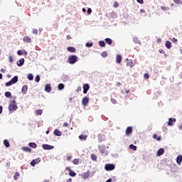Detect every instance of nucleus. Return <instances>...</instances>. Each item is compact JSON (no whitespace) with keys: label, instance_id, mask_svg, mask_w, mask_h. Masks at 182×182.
Returning a JSON list of instances; mask_svg holds the SVG:
<instances>
[{"label":"nucleus","instance_id":"5701e85b","mask_svg":"<svg viewBox=\"0 0 182 182\" xmlns=\"http://www.w3.org/2000/svg\"><path fill=\"white\" fill-rule=\"evenodd\" d=\"M65 89V85L63 83H60L58 85V90H63Z\"/></svg>","mask_w":182,"mask_h":182},{"label":"nucleus","instance_id":"37998d69","mask_svg":"<svg viewBox=\"0 0 182 182\" xmlns=\"http://www.w3.org/2000/svg\"><path fill=\"white\" fill-rule=\"evenodd\" d=\"M69 80V77H68V75L63 76V80H64L65 82H67V80Z\"/></svg>","mask_w":182,"mask_h":182},{"label":"nucleus","instance_id":"e433bc0d","mask_svg":"<svg viewBox=\"0 0 182 182\" xmlns=\"http://www.w3.org/2000/svg\"><path fill=\"white\" fill-rule=\"evenodd\" d=\"M43 113L42 109H37L36 110V114H38V116H41Z\"/></svg>","mask_w":182,"mask_h":182},{"label":"nucleus","instance_id":"3c124183","mask_svg":"<svg viewBox=\"0 0 182 182\" xmlns=\"http://www.w3.org/2000/svg\"><path fill=\"white\" fill-rule=\"evenodd\" d=\"M111 102H112V103H113L114 105H116V100L112 98V99H111Z\"/></svg>","mask_w":182,"mask_h":182},{"label":"nucleus","instance_id":"dca6fc26","mask_svg":"<svg viewBox=\"0 0 182 182\" xmlns=\"http://www.w3.org/2000/svg\"><path fill=\"white\" fill-rule=\"evenodd\" d=\"M133 42L136 45H141V42L139 40V38H137V37L133 38Z\"/></svg>","mask_w":182,"mask_h":182},{"label":"nucleus","instance_id":"6e6552de","mask_svg":"<svg viewBox=\"0 0 182 182\" xmlns=\"http://www.w3.org/2000/svg\"><path fill=\"white\" fill-rule=\"evenodd\" d=\"M41 162V159L39 158L36 159H33L31 162V166H32L33 167H35V166H36V164H38V163Z\"/></svg>","mask_w":182,"mask_h":182},{"label":"nucleus","instance_id":"4d7b16f0","mask_svg":"<svg viewBox=\"0 0 182 182\" xmlns=\"http://www.w3.org/2000/svg\"><path fill=\"white\" fill-rule=\"evenodd\" d=\"M175 4H180V0H173Z\"/></svg>","mask_w":182,"mask_h":182},{"label":"nucleus","instance_id":"ea45409f","mask_svg":"<svg viewBox=\"0 0 182 182\" xmlns=\"http://www.w3.org/2000/svg\"><path fill=\"white\" fill-rule=\"evenodd\" d=\"M161 9H162V11H170V8L164 6H161Z\"/></svg>","mask_w":182,"mask_h":182},{"label":"nucleus","instance_id":"2eb2a0df","mask_svg":"<svg viewBox=\"0 0 182 182\" xmlns=\"http://www.w3.org/2000/svg\"><path fill=\"white\" fill-rule=\"evenodd\" d=\"M67 50L68 52H70L71 53H75V52H76V48H75V47H68L67 48Z\"/></svg>","mask_w":182,"mask_h":182},{"label":"nucleus","instance_id":"412c9836","mask_svg":"<svg viewBox=\"0 0 182 182\" xmlns=\"http://www.w3.org/2000/svg\"><path fill=\"white\" fill-rule=\"evenodd\" d=\"M53 134L58 136H62V132L60 131H59V129H55L53 132Z\"/></svg>","mask_w":182,"mask_h":182},{"label":"nucleus","instance_id":"c85d7f7f","mask_svg":"<svg viewBox=\"0 0 182 182\" xmlns=\"http://www.w3.org/2000/svg\"><path fill=\"white\" fill-rule=\"evenodd\" d=\"M28 146H29L30 147H32V149H36V147H38V145H36V144H35V142H31V143L28 144Z\"/></svg>","mask_w":182,"mask_h":182},{"label":"nucleus","instance_id":"f704fd0d","mask_svg":"<svg viewBox=\"0 0 182 182\" xmlns=\"http://www.w3.org/2000/svg\"><path fill=\"white\" fill-rule=\"evenodd\" d=\"M35 82H36V83H39V82H41V76L36 75V78H35Z\"/></svg>","mask_w":182,"mask_h":182},{"label":"nucleus","instance_id":"9b49d317","mask_svg":"<svg viewBox=\"0 0 182 182\" xmlns=\"http://www.w3.org/2000/svg\"><path fill=\"white\" fill-rule=\"evenodd\" d=\"M90 174L89 173V171L85 172L81 175L82 178L84 180H86V178H89Z\"/></svg>","mask_w":182,"mask_h":182},{"label":"nucleus","instance_id":"f8f14e48","mask_svg":"<svg viewBox=\"0 0 182 182\" xmlns=\"http://www.w3.org/2000/svg\"><path fill=\"white\" fill-rule=\"evenodd\" d=\"M173 123H176V119L175 118H169L168 121L167 122L168 126H173Z\"/></svg>","mask_w":182,"mask_h":182},{"label":"nucleus","instance_id":"6ab92c4d","mask_svg":"<svg viewBox=\"0 0 182 182\" xmlns=\"http://www.w3.org/2000/svg\"><path fill=\"white\" fill-rule=\"evenodd\" d=\"M165 46L167 49H171V42H170L169 41H166Z\"/></svg>","mask_w":182,"mask_h":182},{"label":"nucleus","instance_id":"79ce46f5","mask_svg":"<svg viewBox=\"0 0 182 182\" xmlns=\"http://www.w3.org/2000/svg\"><path fill=\"white\" fill-rule=\"evenodd\" d=\"M17 55H18V56H22V55H23V51H22V50H18L17 51Z\"/></svg>","mask_w":182,"mask_h":182},{"label":"nucleus","instance_id":"b1692460","mask_svg":"<svg viewBox=\"0 0 182 182\" xmlns=\"http://www.w3.org/2000/svg\"><path fill=\"white\" fill-rule=\"evenodd\" d=\"M22 150L23 151H26V152H28V153H31V151H32V149L28 146H24L22 148Z\"/></svg>","mask_w":182,"mask_h":182},{"label":"nucleus","instance_id":"423d86ee","mask_svg":"<svg viewBox=\"0 0 182 182\" xmlns=\"http://www.w3.org/2000/svg\"><path fill=\"white\" fill-rule=\"evenodd\" d=\"M24 63H25V58H21L19 60L17 61L16 65L17 66L21 68V66H23Z\"/></svg>","mask_w":182,"mask_h":182},{"label":"nucleus","instance_id":"4468645a","mask_svg":"<svg viewBox=\"0 0 182 182\" xmlns=\"http://www.w3.org/2000/svg\"><path fill=\"white\" fill-rule=\"evenodd\" d=\"M122 55L117 54L116 56V63L118 64L122 63Z\"/></svg>","mask_w":182,"mask_h":182},{"label":"nucleus","instance_id":"bf43d9fd","mask_svg":"<svg viewBox=\"0 0 182 182\" xmlns=\"http://www.w3.org/2000/svg\"><path fill=\"white\" fill-rule=\"evenodd\" d=\"M67 160L69 161L72 160V156H68Z\"/></svg>","mask_w":182,"mask_h":182},{"label":"nucleus","instance_id":"72a5a7b5","mask_svg":"<svg viewBox=\"0 0 182 182\" xmlns=\"http://www.w3.org/2000/svg\"><path fill=\"white\" fill-rule=\"evenodd\" d=\"M69 175L70 176V177H75L76 176V173L73 171H70Z\"/></svg>","mask_w":182,"mask_h":182},{"label":"nucleus","instance_id":"0eeeda50","mask_svg":"<svg viewBox=\"0 0 182 182\" xmlns=\"http://www.w3.org/2000/svg\"><path fill=\"white\" fill-rule=\"evenodd\" d=\"M42 147L44 150H53V149H55L53 146H50L48 144H43Z\"/></svg>","mask_w":182,"mask_h":182},{"label":"nucleus","instance_id":"13d9d810","mask_svg":"<svg viewBox=\"0 0 182 182\" xmlns=\"http://www.w3.org/2000/svg\"><path fill=\"white\" fill-rule=\"evenodd\" d=\"M68 125H69V124H68V123H66V122L63 124V127H68Z\"/></svg>","mask_w":182,"mask_h":182},{"label":"nucleus","instance_id":"c03bdc74","mask_svg":"<svg viewBox=\"0 0 182 182\" xmlns=\"http://www.w3.org/2000/svg\"><path fill=\"white\" fill-rule=\"evenodd\" d=\"M14 100H13L11 102L10 105H16V100H15V99H16V97H14Z\"/></svg>","mask_w":182,"mask_h":182},{"label":"nucleus","instance_id":"680f3d73","mask_svg":"<svg viewBox=\"0 0 182 182\" xmlns=\"http://www.w3.org/2000/svg\"><path fill=\"white\" fill-rule=\"evenodd\" d=\"M172 41H173V42L175 43V42H177V39L176 38H173V39H172Z\"/></svg>","mask_w":182,"mask_h":182},{"label":"nucleus","instance_id":"6e6d98bb","mask_svg":"<svg viewBox=\"0 0 182 182\" xmlns=\"http://www.w3.org/2000/svg\"><path fill=\"white\" fill-rule=\"evenodd\" d=\"M2 110H3L2 106H0V114H2Z\"/></svg>","mask_w":182,"mask_h":182},{"label":"nucleus","instance_id":"603ef678","mask_svg":"<svg viewBox=\"0 0 182 182\" xmlns=\"http://www.w3.org/2000/svg\"><path fill=\"white\" fill-rule=\"evenodd\" d=\"M65 170H67L68 171H69V173H70V171H72V169H71L70 167H69V166H67V167L65 168Z\"/></svg>","mask_w":182,"mask_h":182},{"label":"nucleus","instance_id":"864d4df0","mask_svg":"<svg viewBox=\"0 0 182 182\" xmlns=\"http://www.w3.org/2000/svg\"><path fill=\"white\" fill-rule=\"evenodd\" d=\"M114 6L115 8H117V6H119V4H117V2H115V3L114 4Z\"/></svg>","mask_w":182,"mask_h":182},{"label":"nucleus","instance_id":"2f4dec72","mask_svg":"<svg viewBox=\"0 0 182 182\" xmlns=\"http://www.w3.org/2000/svg\"><path fill=\"white\" fill-rule=\"evenodd\" d=\"M129 149L131 150H134V151H136V150H137V147L133 144L129 145Z\"/></svg>","mask_w":182,"mask_h":182},{"label":"nucleus","instance_id":"9d476101","mask_svg":"<svg viewBox=\"0 0 182 182\" xmlns=\"http://www.w3.org/2000/svg\"><path fill=\"white\" fill-rule=\"evenodd\" d=\"M88 103H89V97H85L84 98H82V104L84 106H87V105Z\"/></svg>","mask_w":182,"mask_h":182},{"label":"nucleus","instance_id":"09e8293b","mask_svg":"<svg viewBox=\"0 0 182 182\" xmlns=\"http://www.w3.org/2000/svg\"><path fill=\"white\" fill-rule=\"evenodd\" d=\"M136 2H138V4H144V1L143 0H136Z\"/></svg>","mask_w":182,"mask_h":182},{"label":"nucleus","instance_id":"a19ab883","mask_svg":"<svg viewBox=\"0 0 182 182\" xmlns=\"http://www.w3.org/2000/svg\"><path fill=\"white\" fill-rule=\"evenodd\" d=\"M101 56H102V58H106V57H107V52H106V51L102 52V53H101Z\"/></svg>","mask_w":182,"mask_h":182},{"label":"nucleus","instance_id":"f03ea898","mask_svg":"<svg viewBox=\"0 0 182 182\" xmlns=\"http://www.w3.org/2000/svg\"><path fill=\"white\" fill-rule=\"evenodd\" d=\"M15 83H18V75H15L10 81L6 82L5 86L9 87V86H12Z\"/></svg>","mask_w":182,"mask_h":182},{"label":"nucleus","instance_id":"1a4fd4ad","mask_svg":"<svg viewBox=\"0 0 182 182\" xmlns=\"http://www.w3.org/2000/svg\"><path fill=\"white\" fill-rule=\"evenodd\" d=\"M27 92H28V85H25L21 88V93L23 95H26Z\"/></svg>","mask_w":182,"mask_h":182},{"label":"nucleus","instance_id":"7c9ffc66","mask_svg":"<svg viewBox=\"0 0 182 182\" xmlns=\"http://www.w3.org/2000/svg\"><path fill=\"white\" fill-rule=\"evenodd\" d=\"M4 144L5 147H9V141H8V139H4Z\"/></svg>","mask_w":182,"mask_h":182},{"label":"nucleus","instance_id":"a18cd8bd","mask_svg":"<svg viewBox=\"0 0 182 182\" xmlns=\"http://www.w3.org/2000/svg\"><path fill=\"white\" fill-rule=\"evenodd\" d=\"M87 15H90L92 14V9L90 8H88L87 10Z\"/></svg>","mask_w":182,"mask_h":182},{"label":"nucleus","instance_id":"20e7f679","mask_svg":"<svg viewBox=\"0 0 182 182\" xmlns=\"http://www.w3.org/2000/svg\"><path fill=\"white\" fill-rule=\"evenodd\" d=\"M106 171H112L114 170V164H107L105 166Z\"/></svg>","mask_w":182,"mask_h":182},{"label":"nucleus","instance_id":"bb28decb","mask_svg":"<svg viewBox=\"0 0 182 182\" xmlns=\"http://www.w3.org/2000/svg\"><path fill=\"white\" fill-rule=\"evenodd\" d=\"M4 95H5L6 97H7L9 99L12 97V93H11V92L7 91L5 92Z\"/></svg>","mask_w":182,"mask_h":182},{"label":"nucleus","instance_id":"58836bf2","mask_svg":"<svg viewBox=\"0 0 182 182\" xmlns=\"http://www.w3.org/2000/svg\"><path fill=\"white\" fill-rule=\"evenodd\" d=\"M85 46L86 48H92V46H93V43H86Z\"/></svg>","mask_w":182,"mask_h":182},{"label":"nucleus","instance_id":"473e14b6","mask_svg":"<svg viewBox=\"0 0 182 182\" xmlns=\"http://www.w3.org/2000/svg\"><path fill=\"white\" fill-rule=\"evenodd\" d=\"M80 161V160L79 159H75L73 160V163L75 164V165H77L79 164V162Z\"/></svg>","mask_w":182,"mask_h":182},{"label":"nucleus","instance_id":"052dcab7","mask_svg":"<svg viewBox=\"0 0 182 182\" xmlns=\"http://www.w3.org/2000/svg\"><path fill=\"white\" fill-rule=\"evenodd\" d=\"M87 90H83V93H84V95H86V93H87Z\"/></svg>","mask_w":182,"mask_h":182},{"label":"nucleus","instance_id":"f257e3e1","mask_svg":"<svg viewBox=\"0 0 182 182\" xmlns=\"http://www.w3.org/2000/svg\"><path fill=\"white\" fill-rule=\"evenodd\" d=\"M79 60V58L77 55H72L68 57V62L70 65H75L76 62Z\"/></svg>","mask_w":182,"mask_h":182},{"label":"nucleus","instance_id":"5fc2aeb1","mask_svg":"<svg viewBox=\"0 0 182 182\" xmlns=\"http://www.w3.org/2000/svg\"><path fill=\"white\" fill-rule=\"evenodd\" d=\"M78 137H87V135L81 134V135L78 136Z\"/></svg>","mask_w":182,"mask_h":182},{"label":"nucleus","instance_id":"a211bd4d","mask_svg":"<svg viewBox=\"0 0 182 182\" xmlns=\"http://www.w3.org/2000/svg\"><path fill=\"white\" fill-rule=\"evenodd\" d=\"M157 156H162V154H164V149L160 148L157 151Z\"/></svg>","mask_w":182,"mask_h":182},{"label":"nucleus","instance_id":"8fccbe9b","mask_svg":"<svg viewBox=\"0 0 182 182\" xmlns=\"http://www.w3.org/2000/svg\"><path fill=\"white\" fill-rule=\"evenodd\" d=\"M33 33H34L35 35H38V29H33Z\"/></svg>","mask_w":182,"mask_h":182},{"label":"nucleus","instance_id":"4c0bfd02","mask_svg":"<svg viewBox=\"0 0 182 182\" xmlns=\"http://www.w3.org/2000/svg\"><path fill=\"white\" fill-rule=\"evenodd\" d=\"M91 159H92V160H93V161H96V160H97V156H96V155L95 154H92L91 155Z\"/></svg>","mask_w":182,"mask_h":182},{"label":"nucleus","instance_id":"7ed1b4c3","mask_svg":"<svg viewBox=\"0 0 182 182\" xmlns=\"http://www.w3.org/2000/svg\"><path fill=\"white\" fill-rule=\"evenodd\" d=\"M18 109V105L16 104H10L9 106V110L10 113H14Z\"/></svg>","mask_w":182,"mask_h":182},{"label":"nucleus","instance_id":"f3484780","mask_svg":"<svg viewBox=\"0 0 182 182\" xmlns=\"http://www.w3.org/2000/svg\"><path fill=\"white\" fill-rule=\"evenodd\" d=\"M105 43H107V45H112V43H113V40H112V38H106Z\"/></svg>","mask_w":182,"mask_h":182},{"label":"nucleus","instance_id":"aec40b11","mask_svg":"<svg viewBox=\"0 0 182 182\" xmlns=\"http://www.w3.org/2000/svg\"><path fill=\"white\" fill-rule=\"evenodd\" d=\"M181 161H182V156L181 155H178L176 158V163L177 164H181Z\"/></svg>","mask_w":182,"mask_h":182},{"label":"nucleus","instance_id":"774afa93","mask_svg":"<svg viewBox=\"0 0 182 182\" xmlns=\"http://www.w3.org/2000/svg\"><path fill=\"white\" fill-rule=\"evenodd\" d=\"M179 130H181V131L182 132V125H181V126L179 127Z\"/></svg>","mask_w":182,"mask_h":182},{"label":"nucleus","instance_id":"c756f323","mask_svg":"<svg viewBox=\"0 0 182 182\" xmlns=\"http://www.w3.org/2000/svg\"><path fill=\"white\" fill-rule=\"evenodd\" d=\"M27 79L28 80H33V74H32V73L28 74Z\"/></svg>","mask_w":182,"mask_h":182},{"label":"nucleus","instance_id":"a878e982","mask_svg":"<svg viewBox=\"0 0 182 182\" xmlns=\"http://www.w3.org/2000/svg\"><path fill=\"white\" fill-rule=\"evenodd\" d=\"M82 89L85 90H89L90 89V86L89 84H84L82 86Z\"/></svg>","mask_w":182,"mask_h":182},{"label":"nucleus","instance_id":"4be33fe9","mask_svg":"<svg viewBox=\"0 0 182 182\" xmlns=\"http://www.w3.org/2000/svg\"><path fill=\"white\" fill-rule=\"evenodd\" d=\"M127 60H129L127 63V66H130V68H133V66H134V64H133V61H132V60L127 58Z\"/></svg>","mask_w":182,"mask_h":182},{"label":"nucleus","instance_id":"69168bd1","mask_svg":"<svg viewBox=\"0 0 182 182\" xmlns=\"http://www.w3.org/2000/svg\"><path fill=\"white\" fill-rule=\"evenodd\" d=\"M80 140H86V137H80Z\"/></svg>","mask_w":182,"mask_h":182},{"label":"nucleus","instance_id":"39448f33","mask_svg":"<svg viewBox=\"0 0 182 182\" xmlns=\"http://www.w3.org/2000/svg\"><path fill=\"white\" fill-rule=\"evenodd\" d=\"M44 90L45 92H47V93H50V92H52V87H50V84H46L45 85Z\"/></svg>","mask_w":182,"mask_h":182},{"label":"nucleus","instance_id":"e2e57ef3","mask_svg":"<svg viewBox=\"0 0 182 182\" xmlns=\"http://www.w3.org/2000/svg\"><path fill=\"white\" fill-rule=\"evenodd\" d=\"M67 39L69 41V39H72V37L70 35H68L67 36Z\"/></svg>","mask_w":182,"mask_h":182},{"label":"nucleus","instance_id":"0e129e2a","mask_svg":"<svg viewBox=\"0 0 182 182\" xmlns=\"http://www.w3.org/2000/svg\"><path fill=\"white\" fill-rule=\"evenodd\" d=\"M160 53H164V50L163 49L159 50Z\"/></svg>","mask_w":182,"mask_h":182},{"label":"nucleus","instance_id":"338daca9","mask_svg":"<svg viewBox=\"0 0 182 182\" xmlns=\"http://www.w3.org/2000/svg\"><path fill=\"white\" fill-rule=\"evenodd\" d=\"M105 182H112V179L111 178H109V179H108L107 181H105Z\"/></svg>","mask_w":182,"mask_h":182},{"label":"nucleus","instance_id":"cd10ccee","mask_svg":"<svg viewBox=\"0 0 182 182\" xmlns=\"http://www.w3.org/2000/svg\"><path fill=\"white\" fill-rule=\"evenodd\" d=\"M23 41L26 43H31V38L28 36H26V37L23 38Z\"/></svg>","mask_w":182,"mask_h":182},{"label":"nucleus","instance_id":"de8ad7c7","mask_svg":"<svg viewBox=\"0 0 182 182\" xmlns=\"http://www.w3.org/2000/svg\"><path fill=\"white\" fill-rule=\"evenodd\" d=\"M144 79H149V77H150V75H149V73H145L144 75Z\"/></svg>","mask_w":182,"mask_h":182},{"label":"nucleus","instance_id":"c9c22d12","mask_svg":"<svg viewBox=\"0 0 182 182\" xmlns=\"http://www.w3.org/2000/svg\"><path fill=\"white\" fill-rule=\"evenodd\" d=\"M14 180H18V178H19V173L18 172H16L14 176Z\"/></svg>","mask_w":182,"mask_h":182},{"label":"nucleus","instance_id":"393cba45","mask_svg":"<svg viewBox=\"0 0 182 182\" xmlns=\"http://www.w3.org/2000/svg\"><path fill=\"white\" fill-rule=\"evenodd\" d=\"M98 43L101 48H105V46H106V43L103 41H100Z\"/></svg>","mask_w":182,"mask_h":182},{"label":"nucleus","instance_id":"ddd939ff","mask_svg":"<svg viewBox=\"0 0 182 182\" xmlns=\"http://www.w3.org/2000/svg\"><path fill=\"white\" fill-rule=\"evenodd\" d=\"M132 132H133V127H128L126 129V135L129 136V134H132Z\"/></svg>","mask_w":182,"mask_h":182},{"label":"nucleus","instance_id":"49530a36","mask_svg":"<svg viewBox=\"0 0 182 182\" xmlns=\"http://www.w3.org/2000/svg\"><path fill=\"white\" fill-rule=\"evenodd\" d=\"M9 61L10 62V63H12V62H14V58L10 55L9 57Z\"/></svg>","mask_w":182,"mask_h":182}]
</instances>
